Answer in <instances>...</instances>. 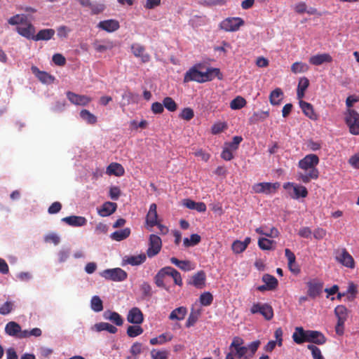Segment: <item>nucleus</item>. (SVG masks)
Returning <instances> with one entry per match:
<instances>
[{
	"label": "nucleus",
	"mask_w": 359,
	"mask_h": 359,
	"mask_svg": "<svg viewBox=\"0 0 359 359\" xmlns=\"http://www.w3.org/2000/svg\"><path fill=\"white\" fill-rule=\"evenodd\" d=\"M252 314L260 313L266 320H270L273 317V309L269 304L255 303L250 308Z\"/></svg>",
	"instance_id": "nucleus-4"
},
{
	"label": "nucleus",
	"mask_w": 359,
	"mask_h": 359,
	"mask_svg": "<svg viewBox=\"0 0 359 359\" xmlns=\"http://www.w3.org/2000/svg\"><path fill=\"white\" fill-rule=\"evenodd\" d=\"M91 309L95 312H100L103 310L102 301L98 296H93L91 299Z\"/></svg>",
	"instance_id": "nucleus-49"
},
{
	"label": "nucleus",
	"mask_w": 359,
	"mask_h": 359,
	"mask_svg": "<svg viewBox=\"0 0 359 359\" xmlns=\"http://www.w3.org/2000/svg\"><path fill=\"white\" fill-rule=\"evenodd\" d=\"M227 128V125L224 122H218L215 123L211 128V132L214 135L219 134Z\"/></svg>",
	"instance_id": "nucleus-63"
},
{
	"label": "nucleus",
	"mask_w": 359,
	"mask_h": 359,
	"mask_svg": "<svg viewBox=\"0 0 359 359\" xmlns=\"http://www.w3.org/2000/svg\"><path fill=\"white\" fill-rule=\"evenodd\" d=\"M220 71L217 68H208L205 72H202V82L210 81L215 77L220 79Z\"/></svg>",
	"instance_id": "nucleus-32"
},
{
	"label": "nucleus",
	"mask_w": 359,
	"mask_h": 359,
	"mask_svg": "<svg viewBox=\"0 0 359 359\" xmlns=\"http://www.w3.org/2000/svg\"><path fill=\"white\" fill-rule=\"evenodd\" d=\"M147 259L146 255L140 254L138 255H133L128 257L126 262L132 266H137L145 262Z\"/></svg>",
	"instance_id": "nucleus-42"
},
{
	"label": "nucleus",
	"mask_w": 359,
	"mask_h": 359,
	"mask_svg": "<svg viewBox=\"0 0 359 359\" xmlns=\"http://www.w3.org/2000/svg\"><path fill=\"white\" fill-rule=\"evenodd\" d=\"M213 301V297L209 292H204L200 296V303L205 306H210Z\"/></svg>",
	"instance_id": "nucleus-55"
},
{
	"label": "nucleus",
	"mask_w": 359,
	"mask_h": 359,
	"mask_svg": "<svg viewBox=\"0 0 359 359\" xmlns=\"http://www.w3.org/2000/svg\"><path fill=\"white\" fill-rule=\"evenodd\" d=\"M283 93L279 88H276L271 92L269 100L272 105H278L283 100Z\"/></svg>",
	"instance_id": "nucleus-35"
},
{
	"label": "nucleus",
	"mask_w": 359,
	"mask_h": 359,
	"mask_svg": "<svg viewBox=\"0 0 359 359\" xmlns=\"http://www.w3.org/2000/svg\"><path fill=\"white\" fill-rule=\"evenodd\" d=\"M299 107H301L304 115L306 116L308 118L314 121L318 119V116L314 111L313 107L311 104L303 100H299Z\"/></svg>",
	"instance_id": "nucleus-24"
},
{
	"label": "nucleus",
	"mask_w": 359,
	"mask_h": 359,
	"mask_svg": "<svg viewBox=\"0 0 359 359\" xmlns=\"http://www.w3.org/2000/svg\"><path fill=\"white\" fill-rule=\"evenodd\" d=\"M335 259L339 263L347 268L353 269L355 267V261L346 248L338 250L336 252Z\"/></svg>",
	"instance_id": "nucleus-7"
},
{
	"label": "nucleus",
	"mask_w": 359,
	"mask_h": 359,
	"mask_svg": "<svg viewBox=\"0 0 359 359\" xmlns=\"http://www.w3.org/2000/svg\"><path fill=\"white\" fill-rule=\"evenodd\" d=\"M262 280L267 285L269 290H275L278 284V280L270 274H264L262 277Z\"/></svg>",
	"instance_id": "nucleus-41"
},
{
	"label": "nucleus",
	"mask_w": 359,
	"mask_h": 359,
	"mask_svg": "<svg viewBox=\"0 0 359 359\" xmlns=\"http://www.w3.org/2000/svg\"><path fill=\"white\" fill-rule=\"evenodd\" d=\"M71 31L68 27L62 25L57 28V35L61 39H67Z\"/></svg>",
	"instance_id": "nucleus-59"
},
{
	"label": "nucleus",
	"mask_w": 359,
	"mask_h": 359,
	"mask_svg": "<svg viewBox=\"0 0 359 359\" xmlns=\"http://www.w3.org/2000/svg\"><path fill=\"white\" fill-rule=\"evenodd\" d=\"M93 329L97 332L106 330L111 334H115L118 331V329L115 326L104 322L95 324Z\"/></svg>",
	"instance_id": "nucleus-34"
},
{
	"label": "nucleus",
	"mask_w": 359,
	"mask_h": 359,
	"mask_svg": "<svg viewBox=\"0 0 359 359\" xmlns=\"http://www.w3.org/2000/svg\"><path fill=\"white\" fill-rule=\"evenodd\" d=\"M283 188L288 190L292 188L294 195L290 194L292 198L298 199L300 197L306 198L308 195V191L306 188L302 185L295 184L293 182H287L283 184Z\"/></svg>",
	"instance_id": "nucleus-10"
},
{
	"label": "nucleus",
	"mask_w": 359,
	"mask_h": 359,
	"mask_svg": "<svg viewBox=\"0 0 359 359\" xmlns=\"http://www.w3.org/2000/svg\"><path fill=\"white\" fill-rule=\"evenodd\" d=\"M127 320L130 323L140 325L144 320L143 313L139 308L133 307L129 311Z\"/></svg>",
	"instance_id": "nucleus-15"
},
{
	"label": "nucleus",
	"mask_w": 359,
	"mask_h": 359,
	"mask_svg": "<svg viewBox=\"0 0 359 359\" xmlns=\"http://www.w3.org/2000/svg\"><path fill=\"white\" fill-rule=\"evenodd\" d=\"M131 50L134 56L140 57L143 63L150 61L151 57L149 54L145 53V48L140 43H133L131 45Z\"/></svg>",
	"instance_id": "nucleus-14"
},
{
	"label": "nucleus",
	"mask_w": 359,
	"mask_h": 359,
	"mask_svg": "<svg viewBox=\"0 0 359 359\" xmlns=\"http://www.w3.org/2000/svg\"><path fill=\"white\" fill-rule=\"evenodd\" d=\"M205 273L203 271H199L192 276L189 284L194 285L196 288L202 289L205 285Z\"/></svg>",
	"instance_id": "nucleus-18"
},
{
	"label": "nucleus",
	"mask_w": 359,
	"mask_h": 359,
	"mask_svg": "<svg viewBox=\"0 0 359 359\" xmlns=\"http://www.w3.org/2000/svg\"><path fill=\"white\" fill-rule=\"evenodd\" d=\"M309 330H305L302 327H297L292 334L293 341L297 344L307 342Z\"/></svg>",
	"instance_id": "nucleus-21"
},
{
	"label": "nucleus",
	"mask_w": 359,
	"mask_h": 359,
	"mask_svg": "<svg viewBox=\"0 0 359 359\" xmlns=\"http://www.w3.org/2000/svg\"><path fill=\"white\" fill-rule=\"evenodd\" d=\"M199 315L200 313L198 311H191L186 322V327H190L194 325L198 319Z\"/></svg>",
	"instance_id": "nucleus-61"
},
{
	"label": "nucleus",
	"mask_w": 359,
	"mask_h": 359,
	"mask_svg": "<svg viewBox=\"0 0 359 359\" xmlns=\"http://www.w3.org/2000/svg\"><path fill=\"white\" fill-rule=\"evenodd\" d=\"M334 314L339 320V325H344L348 318V309L344 305H339L334 309Z\"/></svg>",
	"instance_id": "nucleus-28"
},
{
	"label": "nucleus",
	"mask_w": 359,
	"mask_h": 359,
	"mask_svg": "<svg viewBox=\"0 0 359 359\" xmlns=\"http://www.w3.org/2000/svg\"><path fill=\"white\" fill-rule=\"evenodd\" d=\"M169 276L173 278L176 285L179 286L182 285V279L181 275L180 272H178L175 269L170 266Z\"/></svg>",
	"instance_id": "nucleus-56"
},
{
	"label": "nucleus",
	"mask_w": 359,
	"mask_h": 359,
	"mask_svg": "<svg viewBox=\"0 0 359 359\" xmlns=\"http://www.w3.org/2000/svg\"><path fill=\"white\" fill-rule=\"evenodd\" d=\"M243 25L244 20L241 18H227L222 21L220 27L226 32H236Z\"/></svg>",
	"instance_id": "nucleus-6"
},
{
	"label": "nucleus",
	"mask_w": 359,
	"mask_h": 359,
	"mask_svg": "<svg viewBox=\"0 0 359 359\" xmlns=\"http://www.w3.org/2000/svg\"><path fill=\"white\" fill-rule=\"evenodd\" d=\"M105 319L109 320L117 326H121L123 323V320L121 316L115 311H107L104 313Z\"/></svg>",
	"instance_id": "nucleus-33"
},
{
	"label": "nucleus",
	"mask_w": 359,
	"mask_h": 359,
	"mask_svg": "<svg viewBox=\"0 0 359 359\" xmlns=\"http://www.w3.org/2000/svg\"><path fill=\"white\" fill-rule=\"evenodd\" d=\"M319 162V157L316 154L306 155L298 162L299 170L296 174V179L304 184L317 180L319 177V170L317 168Z\"/></svg>",
	"instance_id": "nucleus-1"
},
{
	"label": "nucleus",
	"mask_w": 359,
	"mask_h": 359,
	"mask_svg": "<svg viewBox=\"0 0 359 359\" xmlns=\"http://www.w3.org/2000/svg\"><path fill=\"white\" fill-rule=\"evenodd\" d=\"M13 306L14 304L13 302H6L0 306V314L4 316L8 315L13 309Z\"/></svg>",
	"instance_id": "nucleus-64"
},
{
	"label": "nucleus",
	"mask_w": 359,
	"mask_h": 359,
	"mask_svg": "<svg viewBox=\"0 0 359 359\" xmlns=\"http://www.w3.org/2000/svg\"><path fill=\"white\" fill-rule=\"evenodd\" d=\"M55 30L53 29H43L40 30L34 36L33 40L34 41H48L53 38L55 34Z\"/></svg>",
	"instance_id": "nucleus-31"
},
{
	"label": "nucleus",
	"mask_w": 359,
	"mask_h": 359,
	"mask_svg": "<svg viewBox=\"0 0 359 359\" xmlns=\"http://www.w3.org/2000/svg\"><path fill=\"white\" fill-rule=\"evenodd\" d=\"M169 352L166 350L153 349L151 351V359H168Z\"/></svg>",
	"instance_id": "nucleus-50"
},
{
	"label": "nucleus",
	"mask_w": 359,
	"mask_h": 359,
	"mask_svg": "<svg viewBox=\"0 0 359 359\" xmlns=\"http://www.w3.org/2000/svg\"><path fill=\"white\" fill-rule=\"evenodd\" d=\"M130 234V229L125 228L118 231H116L111 234V238L116 241H121L127 238Z\"/></svg>",
	"instance_id": "nucleus-40"
},
{
	"label": "nucleus",
	"mask_w": 359,
	"mask_h": 359,
	"mask_svg": "<svg viewBox=\"0 0 359 359\" xmlns=\"http://www.w3.org/2000/svg\"><path fill=\"white\" fill-rule=\"evenodd\" d=\"M162 248V241L161 238L156 234H151L149 236V248L147 250V255L149 257H153L158 255Z\"/></svg>",
	"instance_id": "nucleus-8"
},
{
	"label": "nucleus",
	"mask_w": 359,
	"mask_h": 359,
	"mask_svg": "<svg viewBox=\"0 0 359 359\" xmlns=\"http://www.w3.org/2000/svg\"><path fill=\"white\" fill-rule=\"evenodd\" d=\"M179 116L185 121H190L194 116V110L189 107L184 108L180 114Z\"/></svg>",
	"instance_id": "nucleus-57"
},
{
	"label": "nucleus",
	"mask_w": 359,
	"mask_h": 359,
	"mask_svg": "<svg viewBox=\"0 0 359 359\" xmlns=\"http://www.w3.org/2000/svg\"><path fill=\"white\" fill-rule=\"evenodd\" d=\"M157 205L156 203H151L149 207V212L146 217L147 224L153 227L158 224Z\"/></svg>",
	"instance_id": "nucleus-22"
},
{
	"label": "nucleus",
	"mask_w": 359,
	"mask_h": 359,
	"mask_svg": "<svg viewBox=\"0 0 359 359\" xmlns=\"http://www.w3.org/2000/svg\"><path fill=\"white\" fill-rule=\"evenodd\" d=\"M306 285L308 287L307 294L311 298L315 299L321 294L323 287V282L313 279L309 281Z\"/></svg>",
	"instance_id": "nucleus-11"
},
{
	"label": "nucleus",
	"mask_w": 359,
	"mask_h": 359,
	"mask_svg": "<svg viewBox=\"0 0 359 359\" xmlns=\"http://www.w3.org/2000/svg\"><path fill=\"white\" fill-rule=\"evenodd\" d=\"M67 97L71 103L81 106H86L92 100L88 96L76 94L71 91L67 93Z\"/></svg>",
	"instance_id": "nucleus-13"
},
{
	"label": "nucleus",
	"mask_w": 359,
	"mask_h": 359,
	"mask_svg": "<svg viewBox=\"0 0 359 359\" xmlns=\"http://www.w3.org/2000/svg\"><path fill=\"white\" fill-rule=\"evenodd\" d=\"M170 262L176 265L180 269L186 271H191L194 269L191 266V262L188 260L181 261L173 257L170 258Z\"/></svg>",
	"instance_id": "nucleus-39"
},
{
	"label": "nucleus",
	"mask_w": 359,
	"mask_h": 359,
	"mask_svg": "<svg viewBox=\"0 0 359 359\" xmlns=\"http://www.w3.org/2000/svg\"><path fill=\"white\" fill-rule=\"evenodd\" d=\"M32 71L35 74L37 78L43 83H47L52 79V76L45 72H41L36 67H32Z\"/></svg>",
	"instance_id": "nucleus-46"
},
{
	"label": "nucleus",
	"mask_w": 359,
	"mask_h": 359,
	"mask_svg": "<svg viewBox=\"0 0 359 359\" xmlns=\"http://www.w3.org/2000/svg\"><path fill=\"white\" fill-rule=\"evenodd\" d=\"M101 276L107 280L121 282L127 278L128 273L121 268H114L104 270Z\"/></svg>",
	"instance_id": "nucleus-3"
},
{
	"label": "nucleus",
	"mask_w": 359,
	"mask_h": 359,
	"mask_svg": "<svg viewBox=\"0 0 359 359\" xmlns=\"http://www.w3.org/2000/svg\"><path fill=\"white\" fill-rule=\"evenodd\" d=\"M201 67V64H197L191 67L184 74V83H189L190 81L203 83L202 72L199 71Z\"/></svg>",
	"instance_id": "nucleus-9"
},
{
	"label": "nucleus",
	"mask_w": 359,
	"mask_h": 359,
	"mask_svg": "<svg viewBox=\"0 0 359 359\" xmlns=\"http://www.w3.org/2000/svg\"><path fill=\"white\" fill-rule=\"evenodd\" d=\"M22 331L23 330H21L20 325L14 321L8 323L5 327V332L8 335L12 337H17L20 338V335L22 333Z\"/></svg>",
	"instance_id": "nucleus-23"
},
{
	"label": "nucleus",
	"mask_w": 359,
	"mask_h": 359,
	"mask_svg": "<svg viewBox=\"0 0 359 359\" xmlns=\"http://www.w3.org/2000/svg\"><path fill=\"white\" fill-rule=\"evenodd\" d=\"M231 249L233 252L239 254L245 250L246 244H243L241 241L236 240L232 243Z\"/></svg>",
	"instance_id": "nucleus-62"
},
{
	"label": "nucleus",
	"mask_w": 359,
	"mask_h": 359,
	"mask_svg": "<svg viewBox=\"0 0 359 359\" xmlns=\"http://www.w3.org/2000/svg\"><path fill=\"white\" fill-rule=\"evenodd\" d=\"M308 70L309 66L302 62H296L293 63L291 67V71L294 74L306 72Z\"/></svg>",
	"instance_id": "nucleus-48"
},
{
	"label": "nucleus",
	"mask_w": 359,
	"mask_h": 359,
	"mask_svg": "<svg viewBox=\"0 0 359 359\" xmlns=\"http://www.w3.org/2000/svg\"><path fill=\"white\" fill-rule=\"evenodd\" d=\"M170 266H165L161 269L154 276V283L158 287H163L168 290V288L164 283V279L166 276H169Z\"/></svg>",
	"instance_id": "nucleus-17"
},
{
	"label": "nucleus",
	"mask_w": 359,
	"mask_h": 359,
	"mask_svg": "<svg viewBox=\"0 0 359 359\" xmlns=\"http://www.w3.org/2000/svg\"><path fill=\"white\" fill-rule=\"evenodd\" d=\"M140 290L144 297H151L153 294L151 286L147 282H143L141 284Z\"/></svg>",
	"instance_id": "nucleus-58"
},
{
	"label": "nucleus",
	"mask_w": 359,
	"mask_h": 359,
	"mask_svg": "<svg viewBox=\"0 0 359 359\" xmlns=\"http://www.w3.org/2000/svg\"><path fill=\"white\" fill-rule=\"evenodd\" d=\"M94 49L98 53H104L107 50H111L114 47V43L110 40H104L102 43L98 41H95L93 43Z\"/></svg>",
	"instance_id": "nucleus-29"
},
{
	"label": "nucleus",
	"mask_w": 359,
	"mask_h": 359,
	"mask_svg": "<svg viewBox=\"0 0 359 359\" xmlns=\"http://www.w3.org/2000/svg\"><path fill=\"white\" fill-rule=\"evenodd\" d=\"M106 172L110 175L121 177L124 175L125 170L120 163H111L107 166Z\"/></svg>",
	"instance_id": "nucleus-30"
},
{
	"label": "nucleus",
	"mask_w": 359,
	"mask_h": 359,
	"mask_svg": "<svg viewBox=\"0 0 359 359\" xmlns=\"http://www.w3.org/2000/svg\"><path fill=\"white\" fill-rule=\"evenodd\" d=\"M183 205L190 210H196L199 212H204L207 209L206 205L204 203L195 202L189 198L183 201Z\"/></svg>",
	"instance_id": "nucleus-27"
},
{
	"label": "nucleus",
	"mask_w": 359,
	"mask_h": 359,
	"mask_svg": "<svg viewBox=\"0 0 359 359\" xmlns=\"http://www.w3.org/2000/svg\"><path fill=\"white\" fill-rule=\"evenodd\" d=\"M163 106L170 111H175L177 109V105L175 100L170 97H166L163 100Z\"/></svg>",
	"instance_id": "nucleus-52"
},
{
	"label": "nucleus",
	"mask_w": 359,
	"mask_h": 359,
	"mask_svg": "<svg viewBox=\"0 0 359 359\" xmlns=\"http://www.w3.org/2000/svg\"><path fill=\"white\" fill-rule=\"evenodd\" d=\"M307 348L311 351L313 359H325L322 355L320 349L315 345L309 344Z\"/></svg>",
	"instance_id": "nucleus-60"
},
{
	"label": "nucleus",
	"mask_w": 359,
	"mask_h": 359,
	"mask_svg": "<svg viewBox=\"0 0 359 359\" xmlns=\"http://www.w3.org/2000/svg\"><path fill=\"white\" fill-rule=\"evenodd\" d=\"M326 341V337L321 332L309 330L307 342L323 345Z\"/></svg>",
	"instance_id": "nucleus-16"
},
{
	"label": "nucleus",
	"mask_w": 359,
	"mask_h": 359,
	"mask_svg": "<svg viewBox=\"0 0 359 359\" xmlns=\"http://www.w3.org/2000/svg\"><path fill=\"white\" fill-rule=\"evenodd\" d=\"M246 100L241 96H237L230 102V107L232 109H240L246 105Z\"/></svg>",
	"instance_id": "nucleus-45"
},
{
	"label": "nucleus",
	"mask_w": 359,
	"mask_h": 359,
	"mask_svg": "<svg viewBox=\"0 0 359 359\" xmlns=\"http://www.w3.org/2000/svg\"><path fill=\"white\" fill-rule=\"evenodd\" d=\"M41 334H42V332H41V329H39L38 327L33 328L30 331L25 330L22 331V333L20 335V339L28 338V337H30L31 336L37 337H40L41 335Z\"/></svg>",
	"instance_id": "nucleus-54"
},
{
	"label": "nucleus",
	"mask_w": 359,
	"mask_h": 359,
	"mask_svg": "<svg viewBox=\"0 0 359 359\" xmlns=\"http://www.w3.org/2000/svg\"><path fill=\"white\" fill-rule=\"evenodd\" d=\"M27 17L24 15H15L10 18L8 20V23L11 25H23L27 21Z\"/></svg>",
	"instance_id": "nucleus-53"
},
{
	"label": "nucleus",
	"mask_w": 359,
	"mask_h": 359,
	"mask_svg": "<svg viewBox=\"0 0 359 359\" xmlns=\"http://www.w3.org/2000/svg\"><path fill=\"white\" fill-rule=\"evenodd\" d=\"M143 333V329L140 325H130L127 329V334L130 337H135Z\"/></svg>",
	"instance_id": "nucleus-51"
},
{
	"label": "nucleus",
	"mask_w": 359,
	"mask_h": 359,
	"mask_svg": "<svg viewBox=\"0 0 359 359\" xmlns=\"http://www.w3.org/2000/svg\"><path fill=\"white\" fill-rule=\"evenodd\" d=\"M80 116L88 124L93 125L97 122V117L87 109H82L80 111Z\"/></svg>",
	"instance_id": "nucleus-43"
},
{
	"label": "nucleus",
	"mask_w": 359,
	"mask_h": 359,
	"mask_svg": "<svg viewBox=\"0 0 359 359\" xmlns=\"http://www.w3.org/2000/svg\"><path fill=\"white\" fill-rule=\"evenodd\" d=\"M187 310L184 306L178 307L174 309L170 314L169 318L170 320H182L184 318Z\"/></svg>",
	"instance_id": "nucleus-38"
},
{
	"label": "nucleus",
	"mask_w": 359,
	"mask_h": 359,
	"mask_svg": "<svg viewBox=\"0 0 359 359\" xmlns=\"http://www.w3.org/2000/svg\"><path fill=\"white\" fill-rule=\"evenodd\" d=\"M117 208V205L113 202H105L102 207L98 210V214L101 217H107L113 214Z\"/></svg>",
	"instance_id": "nucleus-26"
},
{
	"label": "nucleus",
	"mask_w": 359,
	"mask_h": 359,
	"mask_svg": "<svg viewBox=\"0 0 359 359\" xmlns=\"http://www.w3.org/2000/svg\"><path fill=\"white\" fill-rule=\"evenodd\" d=\"M16 31L23 37L28 39H33V37L34 36L35 28L30 22L27 20L24 22L23 25L18 26L16 27Z\"/></svg>",
	"instance_id": "nucleus-12"
},
{
	"label": "nucleus",
	"mask_w": 359,
	"mask_h": 359,
	"mask_svg": "<svg viewBox=\"0 0 359 359\" xmlns=\"http://www.w3.org/2000/svg\"><path fill=\"white\" fill-rule=\"evenodd\" d=\"M172 339V334L170 333H163L150 339L149 343L151 345L163 344L167 341H171Z\"/></svg>",
	"instance_id": "nucleus-37"
},
{
	"label": "nucleus",
	"mask_w": 359,
	"mask_h": 359,
	"mask_svg": "<svg viewBox=\"0 0 359 359\" xmlns=\"http://www.w3.org/2000/svg\"><path fill=\"white\" fill-rule=\"evenodd\" d=\"M275 243L273 240L266 238H260L258 240V245L263 250H270L273 249V244Z\"/></svg>",
	"instance_id": "nucleus-47"
},
{
	"label": "nucleus",
	"mask_w": 359,
	"mask_h": 359,
	"mask_svg": "<svg viewBox=\"0 0 359 359\" xmlns=\"http://www.w3.org/2000/svg\"><path fill=\"white\" fill-rule=\"evenodd\" d=\"M309 86V81L307 78H301L297 90V95L299 100H302V98L304 96V93Z\"/></svg>",
	"instance_id": "nucleus-36"
},
{
	"label": "nucleus",
	"mask_w": 359,
	"mask_h": 359,
	"mask_svg": "<svg viewBox=\"0 0 359 359\" xmlns=\"http://www.w3.org/2000/svg\"><path fill=\"white\" fill-rule=\"evenodd\" d=\"M345 122L349 131L355 135H359V114L354 109H348L345 113Z\"/></svg>",
	"instance_id": "nucleus-2"
},
{
	"label": "nucleus",
	"mask_w": 359,
	"mask_h": 359,
	"mask_svg": "<svg viewBox=\"0 0 359 359\" xmlns=\"http://www.w3.org/2000/svg\"><path fill=\"white\" fill-rule=\"evenodd\" d=\"M119 27V22L117 20L112 19L100 21L97 25L98 28L107 32H115L118 29Z\"/></svg>",
	"instance_id": "nucleus-19"
},
{
	"label": "nucleus",
	"mask_w": 359,
	"mask_h": 359,
	"mask_svg": "<svg viewBox=\"0 0 359 359\" xmlns=\"http://www.w3.org/2000/svg\"><path fill=\"white\" fill-rule=\"evenodd\" d=\"M269 116V111H255L252 116L250 118V122L255 123L260 121H264Z\"/></svg>",
	"instance_id": "nucleus-44"
},
{
	"label": "nucleus",
	"mask_w": 359,
	"mask_h": 359,
	"mask_svg": "<svg viewBox=\"0 0 359 359\" xmlns=\"http://www.w3.org/2000/svg\"><path fill=\"white\" fill-rule=\"evenodd\" d=\"M280 184L279 182H259L255 184L252 189L256 194H271L275 193L279 189Z\"/></svg>",
	"instance_id": "nucleus-5"
},
{
	"label": "nucleus",
	"mask_w": 359,
	"mask_h": 359,
	"mask_svg": "<svg viewBox=\"0 0 359 359\" xmlns=\"http://www.w3.org/2000/svg\"><path fill=\"white\" fill-rule=\"evenodd\" d=\"M62 221L72 226H82L87 223V219L84 217L75 215L64 217Z\"/></svg>",
	"instance_id": "nucleus-25"
},
{
	"label": "nucleus",
	"mask_w": 359,
	"mask_h": 359,
	"mask_svg": "<svg viewBox=\"0 0 359 359\" xmlns=\"http://www.w3.org/2000/svg\"><path fill=\"white\" fill-rule=\"evenodd\" d=\"M309 62L316 66L321 65L323 63L332 62V57L329 53L317 54L309 58Z\"/></svg>",
	"instance_id": "nucleus-20"
}]
</instances>
